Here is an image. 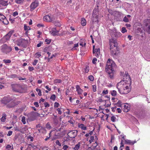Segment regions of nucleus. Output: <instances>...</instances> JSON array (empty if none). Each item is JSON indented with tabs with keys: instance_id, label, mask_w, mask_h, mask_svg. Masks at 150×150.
Instances as JSON below:
<instances>
[{
	"instance_id": "obj_1",
	"label": "nucleus",
	"mask_w": 150,
	"mask_h": 150,
	"mask_svg": "<svg viewBox=\"0 0 150 150\" xmlns=\"http://www.w3.org/2000/svg\"><path fill=\"white\" fill-rule=\"evenodd\" d=\"M115 67V63L110 59H108L106 63L105 70L108 73L109 77L111 79L113 78L114 74L115 72L114 70Z\"/></svg>"
},
{
	"instance_id": "obj_2",
	"label": "nucleus",
	"mask_w": 150,
	"mask_h": 150,
	"mask_svg": "<svg viewBox=\"0 0 150 150\" xmlns=\"http://www.w3.org/2000/svg\"><path fill=\"white\" fill-rule=\"evenodd\" d=\"M110 50L112 55H117L118 53L119 49L117 47V41L113 39L110 40Z\"/></svg>"
},
{
	"instance_id": "obj_3",
	"label": "nucleus",
	"mask_w": 150,
	"mask_h": 150,
	"mask_svg": "<svg viewBox=\"0 0 150 150\" xmlns=\"http://www.w3.org/2000/svg\"><path fill=\"white\" fill-rule=\"evenodd\" d=\"M27 116L30 120L33 121L37 117L40 116V114L37 112L33 111L28 113L27 115Z\"/></svg>"
},
{
	"instance_id": "obj_4",
	"label": "nucleus",
	"mask_w": 150,
	"mask_h": 150,
	"mask_svg": "<svg viewBox=\"0 0 150 150\" xmlns=\"http://www.w3.org/2000/svg\"><path fill=\"white\" fill-rule=\"evenodd\" d=\"M13 90L17 92L21 93L23 92V88L20 85L12 84L11 85Z\"/></svg>"
},
{
	"instance_id": "obj_5",
	"label": "nucleus",
	"mask_w": 150,
	"mask_h": 150,
	"mask_svg": "<svg viewBox=\"0 0 150 150\" xmlns=\"http://www.w3.org/2000/svg\"><path fill=\"white\" fill-rule=\"evenodd\" d=\"M143 24L146 31L148 33H150V19H146L143 21Z\"/></svg>"
},
{
	"instance_id": "obj_6",
	"label": "nucleus",
	"mask_w": 150,
	"mask_h": 150,
	"mask_svg": "<svg viewBox=\"0 0 150 150\" xmlns=\"http://www.w3.org/2000/svg\"><path fill=\"white\" fill-rule=\"evenodd\" d=\"M11 50V47L8 46L6 44H4L1 46V51L3 53L7 54L10 52Z\"/></svg>"
},
{
	"instance_id": "obj_7",
	"label": "nucleus",
	"mask_w": 150,
	"mask_h": 150,
	"mask_svg": "<svg viewBox=\"0 0 150 150\" xmlns=\"http://www.w3.org/2000/svg\"><path fill=\"white\" fill-rule=\"evenodd\" d=\"M20 103V102L19 101H16L12 99V101H11L7 104L6 107L9 108H13L16 105H18Z\"/></svg>"
},
{
	"instance_id": "obj_8",
	"label": "nucleus",
	"mask_w": 150,
	"mask_h": 150,
	"mask_svg": "<svg viewBox=\"0 0 150 150\" xmlns=\"http://www.w3.org/2000/svg\"><path fill=\"white\" fill-rule=\"evenodd\" d=\"M12 98L10 97H5L3 98L1 100V102L2 104L6 105L7 106V104L12 101Z\"/></svg>"
},
{
	"instance_id": "obj_9",
	"label": "nucleus",
	"mask_w": 150,
	"mask_h": 150,
	"mask_svg": "<svg viewBox=\"0 0 150 150\" xmlns=\"http://www.w3.org/2000/svg\"><path fill=\"white\" fill-rule=\"evenodd\" d=\"M78 131L76 130H70L67 133L69 137L71 138H74L76 136Z\"/></svg>"
},
{
	"instance_id": "obj_10",
	"label": "nucleus",
	"mask_w": 150,
	"mask_h": 150,
	"mask_svg": "<svg viewBox=\"0 0 150 150\" xmlns=\"http://www.w3.org/2000/svg\"><path fill=\"white\" fill-rule=\"evenodd\" d=\"M122 82H120L119 83H118L117 85V87L118 89L119 92L121 94H126L127 93L129 92L128 91L126 92L122 91H121V89L123 88V84H122L121 83Z\"/></svg>"
},
{
	"instance_id": "obj_11",
	"label": "nucleus",
	"mask_w": 150,
	"mask_h": 150,
	"mask_svg": "<svg viewBox=\"0 0 150 150\" xmlns=\"http://www.w3.org/2000/svg\"><path fill=\"white\" fill-rule=\"evenodd\" d=\"M123 77L124 78L123 79H124V81H126L129 82L130 83H131V80L130 76L128 74L127 72L125 71Z\"/></svg>"
},
{
	"instance_id": "obj_12",
	"label": "nucleus",
	"mask_w": 150,
	"mask_h": 150,
	"mask_svg": "<svg viewBox=\"0 0 150 150\" xmlns=\"http://www.w3.org/2000/svg\"><path fill=\"white\" fill-rule=\"evenodd\" d=\"M38 2L36 1H35L33 2L30 6V11H33L38 6Z\"/></svg>"
},
{
	"instance_id": "obj_13",
	"label": "nucleus",
	"mask_w": 150,
	"mask_h": 150,
	"mask_svg": "<svg viewBox=\"0 0 150 150\" xmlns=\"http://www.w3.org/2000/svg\"><path fill=\"white\" fill-rule=\"evenodd\" d=\"M95 46H93V54H95V55L97 57H98L100 54V48H98V49H96L95 50H94Z\"/></svg>"
},
{
	"instance_id": "obj_14",
	"label": "nucleus",
	"mask_w": 150,
	"mask_h": 150,
	"mask_svg": "<svg viewBox=\"0 0 150 150\" xmlns=\"http://www.w3.org/2000/svg\"><path fill=\"white\" fill-rule=\"evenodd\" d=\"M59 30H57L56 28H52L50 31L51 34L53 35H57Z\"/></svg>"
},
{
	"instance_id": "obj_15",
	"label": "nucleus",
	"mask_w": 150,
	"mask_h": 150,
	"mask_svg": "<svg viewBox=\"0 0 150 150\" xmlns=\"http://www.w3.org/2000/svg\"><path fill=\"white\" fill-rule=\"evenodd\" d=\"M25 41V40L23 39H21L19 40L17 42V45L21 47H23L24 45V42Z\"/></svg>"
},
{
	"instance_id": "obj_16",
	"label": "nucleus",
	"mask_w": 150,
	"mask_h": 150,
	"mask_svg": "<svg viewBox=\"0 0 150 150\" xmlns=\"http://www.w3.org/2000/svg\"><path fill=\"white\" fill-rule=\"evenodd\" d=\"M13 30L10 31L4 37V38L6 40H9L12 34L13 33Z\"/></svg>"
},
{
	"instance_id": "obj_17",
	"label": "nucleus",
	"mask_w": 150,
	"mask_h": 150,
	"mask_svg": "<svg viewBox=\"0 0 150 150\" xmlns=\"http://www.w3.org/2000/svg\"><path fill=\"white\" fill-rule=\"evenodd\" d=\"M136 141H132L130 140L126 139L125 140V143L127 144L133 145L136 142Z\"/></svg>"
},
{
	"instance_id": "obj_18",
	"label": "nucleus",
	"mask_w": 150,
	"mask_h": 150,
	"mask_svg": "<svg viewBox=\"0 0 150 150\" xmlns=\"http://www.w3.org/2000/svg\"><path fill=\"white\" fill-rule=\"evenodd\" d=\"M137 35H140L142 37H143L142 30L141 28H137Z\"/></svg>"
},
{
	"instance_id": "obj_19",
	"label": "nucleus",
	"mask_w": 150,
	"mask_h": 150,
	"mask_svg": "<svg viewBox=\"0 0 150 150\" xmlns=\"http://www.w3.org/2000/svg\"><path fill=\"white\" fill-rule=\"evenodd\" d=\"M94 10L93 12V18L92 19L93 21V22H98V16L97 15L96 16L95 14V15H94Z\"/></svg>"
},
{
	"instance_id": "obj_20",
	"label": "nucleus",
	"mask_w": 150,
	"mask_h": 150,
	"mask_svg": "<svg viewBox=\"0 0 150 150\" xmlns=\"http://www.w3.org/2000/svg\"><path fill=\"white\" fill-rule=\"evenodd\" d=\"M79 45L83 47H85L86 45V43L85 42V41L83 39H81L79 41Z\"/></svg>"
},
{
	"instance_id": "obj_21",
	"label": "nucleus",
	"mask_w": 150,
	"mask_h": 150,
	"mask_svg": "<svg viewBox=\"0 0 150 150\" xmlns=\"http://www.w3.org/2000/svg\"><path fill=\"white\" fill-rule=\"evenodd\" d=\"M78 126L79 128H81L82 130H86L87 129L86 127L83 124L79 123L78 124Z\"/></svg>"
},
{
	"instance_id": "obj_22",
	"label": "nucleus",
	"mask_w": 150,
	"mask_h": 150,
	"mask_svg": "<svg viewBox=\"0 0 150 150\" xmlns=\"http://www.w3.org/2000/svg\"><path fill=\"white\" fill-rule=\"evenodd\" d=\"M50 16L49 15H46L44 16L43 18L44 21H50Z\"/></svg>"
},
{
	"instance_id": "obj_23",
	"label": "nucleus",
	"mask_w": 150,
	"mask_h": 150,
	"mask_svg": "<svg viewBox=\"0 0 150 150\" xmlns=\"http://www.w3.org/2000/svg\"><path fill=\"white\" fill-rule=\"evenodd\" d=\"M0 4L4 6H7L8 5V1L3 0H0Z\"/></svg>"
},
{
	"instance_id": "obj_24",
	"label": "nucleus",
	"mask_w": 150,
	"mask_h": 150,
	"mask_svg": "<svg viewBox=\"0 0 150 150\" xmlns=\"http://www.w3.org/2000/svg\"><path fill=\"white\" fill-rule=\"evenodd\" d=\"M81 24L83 26H84L86 25V21L85 19L84 18H82L81 20Z\"/></svg>"
},
{
	"instance_id": "obj_25",
	"label": "nucleus",
	"mask_w": 150,
	"mask_h": 150,
	"mask_svg": "<svg viewBox=\"0 0 150 150\" xmlns=\"http://www.w3.org/2000/svg\"><path fill=\"white\" fill-rule=\"evenodd\" d=\"M6 116V115L5 114H3L2 117L1 119V120L2 122H4L5 121Z\"/></svg>"
},
{
	"instance_id": "obj_26",
	"label": "nucleus",
	"mask_w": 150,
	"mask_h": 150,
	"mask_svg": "<svg viewBox=\"0 0 150 150\" xmlns=\"http://www.w3.org/2000/svg\"><path fill=\"white\" fill-rule=\"evenodd\" d=\"M80 146V143L79 142L78 144L75 145V147L73 149H74L75 150H78L79 149Z\"/></svg>"
},
{
	"instance_id": "obj_27",
	"label": "nucleus",
	"mask_w": 150,
	"mask_h": 150,
	"mask_svg": "<svg viewBox=\"0 0 150 150\" xmlns=\"http://www.w3.org/2000/svg\"><path fill=\"white\" fill-rule=\"evenodd\" d=\"M108 11L110 14L112 15H114L115 14V12H116V11H114L110 9H108Z\"/></svg>"
},
{
	"instance_id": "obj_28",
	"label": "nucleus",
	"mask_w": 150,
	"mask_h": 150,
	"mask_svg": "<svg viewBox=\"0 0 150 150\" xmlns=\"http://www.w3.org/2000/svg\"><path fill=\"white\" fill-rule=\"evenodd\" d=\"M24 29L25 30L27 31L26 32V33H27V31L28 30H30V29L29 26H27L26 24L24 25Z\"/></svg>"
},
{
	"instance_id": "obj_29",
	"label": "nucleus",
	"mask_w": 150,
	"mask_h": 150,
	"mask_svg": "<svg viewBox=\"0 0 150 150\" xmlns=\"http://www.w3.org/2000/svg\"><path fill=\"white\" fill-rule=\"evenodd\" d=\"M111 94L113 96H115L117 95V92L115 90L112 91H111Z\"/></svg>"
},
{
	"instance_id": "obj_30",
	"label": "nucleus",
	"mask_w": 150,
	"mask_h": 150,
	"mask_svg": "<svg viewBox=\"0 0 150 150\" xmlns=\"http://www.w3.org/2000/svg\"><path fill=\"white\" fill-rule=\"evenodd\" d=\"M3 23L6 25H7L8 24L9 22L8 20L6 18H5L2 21Z\"/></svg>"
},
{
	"instance_id": "obj_31",
	"label": "nucleus",
	"mask_w": 150,
	"mask_h": 150,
	"mask_svg": "<svg viewBox=\"0 0 150 150\" xmlns=\"http://www.w3.org/2000/svg\"><path fill=\"white\" fill-rule=\"evenodd\" d=\"M5 18H6V17L5 16L1 13H0V20H3Z\"/></svg>"
},
{
	"instance_id": "obj_32",
	"label": "nucleus",
	"mask_w": 150,
	"mask_h": 150,
	"mask_svg": "<svg viewBox=\"0 0 150 150\" xmlns=\"http://www.w3.org/2000/svg\"><path fill=\"white\" fill-rule=\"evenodd\" d=\"M123 21L125 22H128L129 21V19L127 17V16H125L123 19Z\"/></svg>"
},
{
	"instance_id": "obj_33",
	"label": "nucleus",
	"mask_w": 150,
	"mask_h": 150,
	"mask_svg": "<svg viewBox=\"0 0 150 150\" xmlns=\"http://www.w3.org/2000/svg\"><path fill=\"white\" fill-rule=\"evenodd\" d=\"M36 91L38 92V94L39 96H42L41 91L40 89L38 88L36 89Z\"/></svg>"
},
{
	"instance_id": "obj_34",
	"label": "nucleus",
	"mask_w": 150,
	"mask_h": 150,
	"mask_svg": "<svg viewBox=\"0 0 150 150\" xmlns=\"http://www.w3.org/2000/svg\"><path fill=\"white\" fill-rule=\"evenodd\" d=\"M88 78L89 80L91 81H93L94 80V78L93 76L92 75L89 76Z\"/></svg>"
},
{
	"instance_id": "obj_35",
	"label": "nucleus",
	"mask_w": 150,
	"mask_h": 150,
	"mask_svg": "<svg viewBox=\"0 0 150 150\" xmlns=\"http://www.w3.org/2000/svg\"><path fill=\"white\" fill-rule=\"evenodd\" d=\"M3 61L6 64L9 63L11 62V60L9 59H4Z\"/></svg>"
},
{
	"instance_id": "obj_36",
	"label": "nucleus",
	"mask_w": 150,
	"mask_h": 150,
	"mask_svg": "<svg viewBox=\"0 0 150 150\" xmlns=\"http://www.w3.org/2000/svg\"><path fill=\"white\" fill-rule=\"evenodd\" d=\"M25 119V117L24 116H23L22 118L21 121L22 122H23V124H25L26 123Z\"/></svg>"
},
{
	"instance_id": "obj_37",
	"label": "nucleus",
	"mask_w": 150,
	"mask_h": 150,
	"mask_svg": "<svg viewBox=\"0 0 150 150\" xmlns=\"http://www.w3.org/2000/svg\"><path fill=\"white\" fill-rule=\"evenodd\" d=\"M10 77L11 78H18V76L16 74H12L10 76Z\"/></svg>"
},
{
	"instance_id": "obj_38",
	"label": "nucleus",
	"mask_w": 150,
	"mask_h": 150,
	"mask_svg": "<svg viewBox=\"0 0 150 150\" xmlns=\"http://www.w3.org/2000/svg\"><path fill=\"white\" fill-rule=\"evenodd\" d=\"M15 2L17 4H21L23 2V0H15Z\"/></svg>"
},
{
	"instance_id": "obj_39",
	"label": "nucleus",
	"mask_w": 150,
	"mask_h": 150,
	"mask_svg": "<svg viewBox=\"0 0 150 150\" xmlns=\"http://www.w3.org/2000/svg\"><path fill=\"white\" fill-rule=\"evenodd\" d=\"M56 98V96L54 94L52 95L50 98L51 99L54 100Z\"/></svg>"
},
{
	"instance_id": "obj_40",
	"label": "nucleus",
	"mask_w": 150,
	"mask_h": 150,
	"mask_svg": "<svg viewBox=\"0 0 150 150\" xmlns=\"http://www.w3.org/2000/svg\"><path fill=\"white\" fill-rule=\"evenodd\" d=\"M122 142H123V141L122 140H121V142L120 144H121V145L119 148L120 150H122V147L124 146V145H123Z\"/></svg>"
},
{
	"instance_id": "obj_41",
	"label": "nucleus",
	"mask_w": 150,
	"mask_h": 150,
	"mask_svg": "<svg viewBox=\"0 0 150 150\" xmlns=\"http://www.w3.org/2000/svg\"><path fill=\"white\" fill-rule=\"evenodd\" d=\"M116 119V117L114 115H113L111 117V120L113 122H115V121Z\"/></svg>"
},
{
	"instance_id": "obj_42",
	"label": "nucleus",
	"mask_w": 150,
	"mask_h": 150,
	"mask_svg": "<svg viewBox=\"0 0 150 150\" xmlns=\"http://www.w3.org/2000/svg\"><path fill=\"white\" fill-rule=\"evenodd\" d=\"M93 90V92H96V85H93L92 86Z\"/></svg>"
},
{
	"instance_id": "obj_43",
	"label": "nucleus",
	"mask_w": 150,
	"mask_h": 150,
	"mask_svg": "<svg viewBox=\"0 0 150 150\" xmlns=\"http://www.w3.org/2000/svg\"><path fill=\"white\" fill-rule=\"evenodd\" d=\"M94 139V137L93 136H92L90 137V139L89 140V142L90 143H91L92 142H93Z\"/></svg>"
},
{
	"instance_id": "obj_44",
	"label": "nucleus",
	"mask_w": 150,
	"mask_h": 150,
	"mask_svg": "<svg viewBox=\"0 0 150 150\" xmlns=\"http://www.w3.org/2000/svg\"><path fill=\"white\" fill-rule=\"evenodd\" d=\"M28 145L29 146H30L31 147H32L34 149H35L37 148V146L34 145L32 144H29Z\"/></svg>"
},
{
	"instance_id": "obj_45",
	"label": "nucleus",
	"mask_w": 150,
	"mask_h": 150,
	"mask_svg": "<svg viewBox=\"0 0 150 150\" xmlns=\"http://www.w3.org/2000/svg\"><path fill=\"white\" fill-rule=\"evenodd\" d=\"M55 143L57 145H58L59 146H61V144L59 142V140H57L56 141Z\"/></svg>"
},
{
	"instance_id": "obj_46",
	"label": "nucleus",
	"mask_w": 150,
	"mask_h": 150,
	"mask_svg": "<svg viewBox=\"0 0 150 150\" xmlns=\"http://www.w3.org/2000/svg\"><path fill=\"white\" fill-rule=\"evenodd\" d=\"M121 32L122 33H124L127 32V30H126L125 28V27H122V28Z\"/></svg>"
},
{
	"instance_id": "obj_47",
	"label": "nucleus",
	"mask_w": 150,
	"mask_h": 150,
	"mask_svg": "<svg viewBox=\"0 0 150 150\" xmlns=\"http://www.w3.org/2000/svg\"><path fill=\"white\" fill-rule=\"evenodd\" d=\"M97 61V59L96 58H94L92 60V63L94 64H96V62Z\"/></svg>"
},
{
	"instance_id": "obj_48",
	"label": "nucleus",
	"mask_w": 150,
	"mask_h": 150,
	"mask_svg": "<svg viewBox=\"0 0 150 150\" xmlns=\"http://www.w3.org/2000/svg\"><path fill=\"white\" fill-rule=\"evenodd\" d=\"M78 92V93L79 94H80L82 93L83 91L82 89H80L79 90H78L77 91Z\"/></svg>"
},
{
	"instance_id": "obj_49",
	"label": "nucleus",
	"mask_w": 150,
	"mask_h": 150,
	"mask_svg": "<svg viewBox=\"0 0 150 150\" xmlns=\"http://www.w3.org/2000/svg\"><path fill=\"white\" fill-rule=\"evenodd\" d=\"M68 146L67 145H64L63 147V149L64 150H66L68 148Z\"/></svg>"
},
{
	"instance_id": "obj_50",
	"label": "nucleus",
	"mask_w": 150,
	"mask_h": 150,
	"mask_svg": "<svg viewBox=\"0 0 150 150\" xmlns=\"http://www.w3.org/2000/svg\"><path fill=\"white\" fill-rule=\"evenodd\" d=\"M13 132L11 131H9L7 134V135L8 136H10L12 134Z\"/></svg>"
},
{
	"instance_id": "obj_51",
	"label": "nucleus",
	"mask_w": 150,
	"mask_h": 150,
	"mask_svg": "<svg viewBox=\"0 0 150 150\" xmlns=\"http://www.w3.org/2000/svg\"><path fill=\"white\" fill-rule=\"evenodd\" d=\"M59 105V104L58 103L56 102L54 103V107L55 108H57Z\"/></svg>"
},
{
	"instance_id": "obj_52",
	"label": "nucleus",
	"mask_w": 150,
	"mask_h": 150,
	"mask_svg": "<svg viewBox=\"0 0 150 150\" xmlns=\"http://www.w3.org/2000/svg\"><path fill=\"white\" fill-rule=\"evenodd\" d=\"M43 43L42 42L40 41V43L37 45V47H40Z\"/></svg>"
},
{
	"instance_id": "obj_53",
	"label": "nucleus",
	"mask_w": 150,
	"mask_h": 150,
	"mask_svg": "<svg viewBox=\"0 0 150 150\" xmlns=\"http://www.w3.org/2000/svg\"><path fill=\"white\" fill-rule=\"evenodd\" d=\"M45 41L47 42V44H49L50 43L51 41V40H48V39H46L45 40Z\"/></svg>"
},
{
	"instance_id": "obj_54",
	"label": "nucleus",
	"mask_w": 150,
	"mask_h": 150,
	"mask_svg": "<svg viewBox=\"0 0 150 150\" xmlns=\"http://www.w3.org/2000/svg\"><path fill=\"white\" fill-rule=\"evenodd\" d=\"M38 60L35 59L34 62L33 63V65H35L37 64V63L38 62Z\"/></svg>"
},
{
	"instance_id": "obj_55",
	"label": "nucleus",
	"mask_w": 150,
	"mask_h": 150,
	"mask_svg": "<svg viewBox=\"0 0 150 150\" xmlns=\"http://www.w3.org/2000/svg\"><path fill=\"white\" fill-rule=\"evenodd\" d=\"M124 108H125V109L124 110V111L125 112H127L128 111V107L127 106H126V105H125Z\"/></svg>"
},
{
	"instance_id": "obj_56",
	"label": "nucleus",
	"mask_w": 150,
	"mask_h": 150,
	"mask_svg": "<svg viewBox=\"0 0 150 150\" xmlns=\"http://www.w3.org/2000/svg\"><path fill=\"white\" fill-rule=\"evenodd\" d=\"M34 104L36 107H38L39 106V104L38 102H35L34 103Z\"/></svg>"
},
{
	"instance_id": "obj_57",
	"label": "nucleus",
	"mask_w": 150,
	"mask_h": 150,
	"mask_svg": "<svg viewBox=\"0 0 150 150\" xmlns=\"http://www.w3.org/2000/svg\"><path fill=\"white\" fill-rule=\"evenodd\" d=\"M18 12L16 11L15 12H14L13 14V16L14 17H15L16 16L18 15Z\"/></svg>"
},
{
	"instance_id": "obj_58",
	"label": "nucleus",
	"mask_w": 150,
	"mask_h": 150,
	"mask_svg": "<svg viewBox=\"0 0 150 150\" xmlns=\"http://www.w3.org/2000/svg\"><path fill=\"white\" fill-rule=\"evenodd\" d=\"M44 105L45 107H48L50 106V104L47 102L44 103Z\"/></svg>"
},
{
	"instance_id": "obj_59",
	"label": "nucleus",
	"mask_w": 150,
	"mask_h": 150,
	"mask_svg": "<svg viewBox=\"0 0 150 150\" xmlns=\"http://www.w3.org/2000/svg\"><path fill=\"white\" fill-rule=\"evenodd\" d=\"M51 132H50L49 134V137H48V136H47L46 137V138L45 139V141H47L49 138H50V134H51Z\"/></svg>"
},
{
	"instance_id": "obj_60",
	"label": "nucleus",
	"mask_w": 150,
	"mask_h": 150,
	"mask_svg": "<svg viewBox=\"0 0 150 150\" xmlns=\"http://www.w3.org/2000/svg\"><path fill=\"white\" fill-rule=\"evenodd\" d=\"M28 69L30 71H32L34 70L33 67H28Z\"/></svg>"
},
{
	"instance_id": "obj_61",
	"label": "nucleus",
	"mask_w": 150,
	"mask_h": 150,
	"mask_svg": "<svg viewBox=\"0 0 150 150\" xmlns=\"http://www.w3.org/2000/svg\"><path fill=\"white\" fill-rule=\"evenodd\" d=\"M108 90H104L103 91V93L106 94H108Z\"/></svg>"
},
{
	"instance_id": "obj_62",
	"label": "nucleus",
	"mask_w": 150,
	"mask_h": 150,
	"mask_svg": "<svg viewBox=\"0 0 150 150\" xmlns=\"http://www.w3.org/2000/svg\"><path fill=\"white\" fill-rule=\"evenodd\" d=\"M46 127V128H47L50 129V128H51V127L50 126V125L48 123H47V124Z\"/></svg>"
},
{
	"instance_id": "obj_63",
	"label": "nucleus",
	"mask_w": 150,
	"mask_h": 150,
	"mask_svg": "<svg viewBox=\"0 0 150 150\" xmlns=\"http://www.w3.org/2000/svg\"><path fill=\"white\" fill-rule=\"evenodd\" d=\"M57 110L58 112V113L59 114H62V112L60 110V108H58L57 109Z\"/></svg>"
},
{
	"instance_id": "obj_64",
	"label": "nucleus",
	"mask_w": 150,
	"mask_h": 150,
	"mask_svg": "<svg viewBox=\"0 0 150 150\" xmlns=\"http://www.w3.org/2000/svg\"><path fill=\"white\" fill-rule=\"evenodd\" d=\"M9 20L12 23H13L14 21V19L13 18H10L9 19Z\"/></svg>"
}]
</instances>
